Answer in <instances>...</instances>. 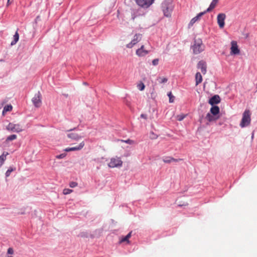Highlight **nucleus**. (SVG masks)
Instances as JSON below:
<instances>
[{
    "mask_svg": "<svg viewBox=\"0 0 257 257\" xmlns=\"http://www.w3.org/2000/svg\"><path fill=\"white\" fill-rule=\"evenodd\" d=\"M162 11L165 16L170 17L173 9V5L172 0L164 1L161 6Z\"/></svg>",
    "mask_w": 257,
    "mask_h": 257,
    "instance_id": "nucleus-1",
    "label": "nucleus"
},
{
    "mask_svg": "<svg viewBox=\"0 0 257 257\" xmlns=\"http://www.w3.org/2000/svg\"><path fill=\"white\" fill-rule=\"evenodd\" d=\"M251 112L249 109H245L242 114V117L240 123L241 127L248 126L251 121Z\"/></svg>",
    "mask_w": 257,
    "mask_h": 257,
    "instance_id": "nucleus-2",
    "label": "nucleus"
},
{
    "mask_svg": "<svg viewBox=\"0 0 257 257\" xmlns=\"http://www.w3.org/2000/svg\"><path fill=\"white\" fill-rule=\"evenodd\" d=\"M192 50L195 54H199L204 50V46L201 40L196 39L195 40L194 44L192 46Z\"/></svg>",
    "mask_w": 257,
    "mask_h": 257,
    "instance_id": "nucleus-3",
    "label": "nucleus"
},
{
    "mask_svg": "<svg viewBox=\"0 0 257 257\" xmlns=\"http://www.w3.org/2000/svg\"><path fill=\"white\" fill-rule=\"evenodd\" d=\"M6 128L7 130L16 133H20L24 130L22 125L20 123H15L14 122H10L7 126Z\"/></svg>",
    "mask_w": 257,
    "mask_h": 257,
    "instance_id": "nucleus-4",
    "label": "nucleus"
},
{
    "mask_svg": "<svg viewBox=\"0 0 257 257\" xmlns=\"http://www.w3.org/2000/svg\"><path fill=\"white\" fill-rule=\"evenodd\" d=\"M122 165V161L120 158L115 157L110 159L108 166L109 168H115L121 167Z\"/></svg>",
    "mask_w": 257,
    "mask_h": 257,
    "instance_id": "nucleus-5",
    "label": "nucleus"
},
{
    "mask_svg": "<svg viewBox=\"0 0 257 257\" xmlns=\"http://www.w3.org/2000/svg\"><path fill=\"white\" fill-rule=\"evenodd\" d=\"M142 35L141 34H136L131 42L126 45V47L128 48H133L136 44L140 42L142 39Z\"/></svg>",
    "mask_w": 257,
    "mask_h": 257,
    "instance_id": "nucleus-6",
    "label": "nucleus"
},
{
    "mask_svg": "<svg viewBox=\"0 0 257 257\" xmlns=\"http://www.w3.org/2000/svg\"><path fill=\"white\" fill-rule=\"evenodd\" d=\"M139 6L148 8L153 4L155 0H135Z\"/></svg>",
    "mask_w": 257,
    "mask_h": 257,
    "instance_id": "nucleus-7",
    "label": "nucleus"
},
{
    "mask_svg": "<svg viewBox=\"0 0 257 257\" xmlns=\"http://www.w3.org/2000/svg\"><path fill=\"white\" fill-rule=\"evenodd\" d=\"M226 18V15L224 13H220L217 15V21L220 28L222 29L224 27V21Z\"/></svg>",
    "mask_w": 257,
    "mask_h": 257,
    "instance_id": "nucleus-8",
    "label": "nucleus"
},
{
    "mask_svg": "<svg viewBox=\"0 0 257 257\" xmlns=\"http://www.w3.org/2000/svg\"><path fill=\"white\" fill-rule=\"evenodd\" d=\"M32 102L34 105L37 107H39L41 106L42 101L41 95L40 92H38L35 95L34 97L32 99Z\"/></svg>",
    "mask_w": 257,
    "mask_h": 257,
    "instance_id": "nucleus-9",
    "label": "nucleus"
},
{
    "mask_svg": "<svg viewBox=\"0 0 257 257\" xmlns=\"http://www.w3.org/2000/svg\"><path fill=\"white\" fill-rule=\"evenodd\" d=\"M230 54L232 55H237L239 54L240 50L238 49L237 42L232 41L231 42Z\"/></svg>",
    "mask_w": 257,
    "mask_h": 257,
    "instance_id": "nucleus-10",
    "label": "nucleus"
},
{
    "mask_svg": "<svg viewBox=\"0 0 257 257\" xmlns=\"http://www.w3.org/2000/svg\"><path fill=\"white\" fill-rule=\"evenodd\" d=\"M206 13V12H203L198 14L196 17L192 19L188 24V27L191 28L193 26L194 24L200 20V18Z\"/></svg>",
    "mask_w": 257,
    "mask_h": 257,
    "instance_id": "nucleus-11",
    "label": "nucleus"
},
{
    "mask_svg": "<svg viewBox=\"0 0 257 257\" xmlns=\"http://www.w3.org/2000/svg\"><path fill=\"white\" fill-rule=\"evenodd\" d=\"M85 146V143L84 141L81 142L78 145V148H67L64 151L65 152H70V151H79L81 150Z\"/></svg>",
    "mask_w": 257,
    "mask_h": 257,
    "instance_id": "nucleus-12",
    "label": "nucleus"
},
{
    "mask_svg": "<svg viewBox=\"0 0 257 257\" xmlns=\"http://www.w3.org/2000/svg\"><path fill=\"white\" fill-rule=\"evenodd\" d=\"M149 53V51L144 49V46L142 45L140 48L136 51V54L139 57H143Z\"/></svg>",
    "mask_w": 257,
    "mask_h": 257,
    "instance_id": "nucleus-13",
    "label": "nucleus"
},
{
    "mask_svg": "<svg viewBox=\"0 0 257 257\" xmlns=\"http://www.w3.org/2000/svg\"><path fill=\"white\" fill-rule=\"evenodd\" d=\"M220 102V98L219 95H215L212 96L209 100L208 102L211 105H214L219 103Z\"/></svg>",
    "mask_w": 257,
    "mask_h": 257,
    "instance_id": "nucleus-14",
    "label": "nucleus"
},
{
    "mask_svg": "<svg viewBox=\"0 0 257 257\" xmlns=\"http://www.w3.org/2000/svg\"><path fill=\"white\" fill-rule=\"evenodd\" d=\"M197 67L198 69H201V71L202 73L204 74L206 72V63L203 61H200L199 62L197 65Z\"/></svg>",
    "mask_w": 257,
    "mask_h": 257,
    "instance_id": "nucleus-15",
    "label": "nucleus"
},
{
    "mask_svg": "<svg viewBox=\"0 0 257 257\" xmlns=\"http://www.w3.org/2000/svg\"><path fill=\"white\" fill-rule=\"evenodd\" d=\"M132 231L130 232L125 236L122 237L119 241V243H121L124 242H126L127 244H130V241L129 240V239L131 238L132 236Z\"/></svg>",
    "mask_w": 257,
    "mask_h": 257,
    "instance_id": "nucleus-16",
    "label": "nucleus"
},
{
    "mask_svg": "<svg viewBox=\"0 0 257 257\" xmlns=\"http://www.w3.org/2000/svg\"><path fill=\"white\" fill-rule=\"evenodd\" d=\"M67 137L75 141H77L82 137V136L75 133H70L67 135Z\"/></svg>",
    "mask_w": 257,
    "mask_h": 257,
    "instance_id": "nucleus-17",
    "label": "nucleus"
},
{
    "mask_svg": "<svg viewBox=\"0 0 257 257\" xmlns=\"http://www.w3.org/2000/svg\"><path fill=\"white\" fill-rule=\"evenodd\" d=\"M182 160V159H176L171 157H167L163 159V162L165 163H170L173 161L178 162Z\"/></svg>",
    "mask_w": 257,
    "mask_h": 257,
    "instance_id": "nucleus-18",
    "label": "nucleus"
},
{
    "mask_svg": "<svg viewBox=\"0 0 257 257\" xmlns=\"http://www.w3.org/2000/svg\"><path fill=\"white\" fill-rule=\"evenodd\" d=\"M218 2V0H213L212 1L211 3L210 4L209 8L205 12H206H206H209L211 11L216 6Z\"/></svg>",
    "mask_w": 257,
    "mask_h": 257,
    "instance_id": "nucleus-19",
    "label": "nucleus"
},
{
    "mask_svg": "<svg viewBox=\"0 0 257 257\" xmlns=\"http://www.w3.org/2000/svg\"><path fill=\"white\" fill-rule=\"evenodd\" d=\"M210 112L213 115H216L219 112V108L217 106H213L210 109Z\"/></svg>",
    "mask_w": 257,
    "mask_h": 257,
    "instance_id": "nucleus-20",
    "label": "nucleus"
},
{
    "mask_svg": "<svg viewBox=\"0 0 257 257\" xmlns=\"http://www.w3.org/2000/svg\"><path fill=\"white\" fill-rule=\"evenodd\" d=\"M8 155L9 153L8 152H4L3 154L0 156V167L4 163V162L6 160V157Z\"/></svg>",
    "mask_w": 257,
    "mask_h": 257,
    "instance_id": "nucleus-21",
    "label": "nucleus"
},
{
    "mask_svg": "<svg viewBox=\"0 0 257 257\" xmlns=\"http://www.w3.org/2000/svg\"><path fill=\"white\" fill-rule=\"evenodd\" d=\"M196 85H197L200 83L202 81V75L200 73L197 72L195 75Z\"/></svg>",
    "mask_w": 257,
    "mask_h": 257,
    "instance_id": "nucleus-22",
    "label": "nucleus"
},
{
    "mask_svg": "<svg viewBox=\"0 0 257 257\" xmlns=\"http://www.w3.org/2000/svg\"><path fill=\"white\" fill-rule=\"evenodd\" d=\"M19 38V35L17 31L15 34L14 36V40L11 42V45H13L16 44V43L18 41Z\"/></svg>",
    "mask_w": 257,
    "mask_h": 257,
    "instance_id": "nucleus-23",
    "label": "nucleus"
},
{
    "mask_svg": "<svg viewBox=\"0 0 257 257\" xmlns=\"http://www.w3.org/2000/svg\"><path fill=\"white\" fill-rule=\"evenodd\" d=\"M17 138V136L16 135H12L8 136L6 140V142H9L10 141H12L16 140Z\"/></svg>",
    "mask_w": 257,
    "mask_h": 257,
    "instance_id": "nucleus-24",
    "label": "nucleus"
},
{
    "mask_svg": "<svg viewBox=\"0 0 257 257\" xmlns=\"http://www.w3.org/2000/svg\"><path fill=\"white\" fill-rule=\"evenodd\" d=\"M206 118L207 120H208L209 121H214L215 120H216V118L213 116V115H212L211 114H210L209 113H208L206 116Z\"/></svg>",
    "mask_w": 257,
    "mask_h": 257,
    "instance_id": "nucleus-25",
    "label": "nucleus"
},
{
    "mask_svg": "<svg viewBox=\"0 0 257 257\" xmlns=\"http://www.w3.org/2000/svg\"><path fill=\"white\" fill-rule=\"evenodd\" d=\"M13 107L11 105H7L5 106L4 108L3 113L4 114L5 112L7 111H10L12 110Z\"/></svg>",
    "mask_w": 257,
    "mask_h": 257,
    "instance_id": "nucleus-26",
    "label": "nucleus"
},
{
    "mask_svg": "<svg viewBox=\"0 0 257 257\" xmlns=\"http://www.w3.org/2000/svg\"><path fill=\"white\" fill-rule=\"evenodd\" d=\"M137 87L140 90L143 91L144 90L145 86L143 82H140L137 85Z\"/></svg>",
    "mask_w": 257,
    "mask_h": 257,
    "instance_id": "nucleus-27",
    "label": "nucleus"
},
{
    "mask_svg": "<svg viewBox=\"0 0 257 257\" xmlns=\"http://www.w3.org/2000/svg\"><path fill=\"white\" fill-rule=\"evenodd\" d=\"M14 170H15V168L13 169V168H10L6 173V177H9L11 175V173Z\"/></svg>",
    "mask_w": 257,
    "mask_h": 257,
    "instance_id": "nucleus-28",
    "label": "nucleus"
},
{
    "mask_svg": "<svg viewBox=\"0 0 257 257\" xmlns=\"http://www.w3.org/2000/svg\"><path fill=\"white\" fill-rule=\"evenodd\" d=\"M168 96L169 97V102L172 103L174 102L175 97L172 95L171 92H170L168 94Z\"/></svg>",
    "mask_w": 257,
    "mask_h": 257,
    "instance_id": "nucleus-29",
    "label": "nucleus"
},
{
    "mask_svg": "<svg viewBox=\"0 0 257 257\" xmlns=\"http://www.w3.org/2000/svg\"><path fill=\"white\" fill-rule=\"evenodd\" d=\"M73 192V190L69 189H64L63 191V193L64 195L69 194Z\"/></svg>",
    "mask_w": 257,
    "mask_h": 257,
    "instance_id": "nucleus-30",
    "label": "nucleus"
},
{
    "mask_svg": "<svg viewBox=\"0 0 257 257\" xmlns=\"http://www.w3.org/2000/svg\"><path fill=\"white\" fill-rule=\"evenodd\" d=\"M158 79L160 83H165L168 81V79L165 77H160Z\"/></svg>",
    "mask_w": 257,
    "mask_h": 257,
    "instance_id": "nucleus-31",
    "label": "nucleus"
},
{
    "mask_svg": "<svg viewBox=\"0 0 257 257\" xmlns=\"http://www.w3.org/2000/svg\"><path fill=\"white\" fill-rule=\"evenodd\" d=\"M139 16V15H138V12L137 11H133V13L132 15V19L133 21L135 20V19Z\"/></svg>",
    "mask_w": 257,
    "mask_h": 257,
    "instance_id": "nucleus-32",
    "label": "nucleus"
},
{
    "mask_svg": "<svg viewBox=\"0 0 257 257\" xmlns=\"http://www.w3.org/2000/svg\"><path fill=\"white\" fill-rule=\"evenodd\" d=\"M185 117V115L184 114H180L177 116V119L179 121L182 120Z\"/></svg>",
    "mask_w": 257,
    "mask_h": 257,
    "instance_id": "nucleus-33",
    "label": "nucleus"
},
{
    "mask_svg": "<svg viewBox=\"0 0 257 257\" xmlns=\"http://www.w3.org/2000/svg\"><path fill=\"white\" fill-rule=\"evenodd\" d=\"M159 59H155L152 61V64L154 66H156L159 64Z\"/></svg>",
    "mask_w": 257,
    "mask_h": 257,
    "instance_id": "nucleus-34",
    "label": "nucleus"
},
{
    "mask_svg": "<svg viewBox=\"0 0 257 257\" xmlns=\"http://www.w3.org/2000/svg\"><path fill=\"white\" fill-rule=\"evenodd\" d=\"M69 186L71 188H74L77 186V183L75 182H71L69 184Z\"/></svg>",
    "mask_w": 257,
    "mask_h": 257,
    "instance_id": "nucleus-35",
    "label": "nucleus"
},
{
    "mask_svg": "<svg viewBox=\"0 0 257 257\" xmlns=\"http://www.w3.org/2000/svg\"><path fill=\"white\" fill-rule=\"evenodd\" d=\"M188 205V203L186 202L178 203V206H187Z\"/></svg>",
    "mask_w": 257,
    "mask_h": 257,
    "instance_id": "nucleus-36",
    "label": "nucleus"
},
{
    "mask_svg": "<svg viewBox=\"0 0 257 257\" xmlns=\"http://www.w3.org/2000/svg\"><path fill=\"white\" fill-rule=\"evenodd\" d=\"M66 156V154H62L59 155L57 156V158L58 159H62L64 158Z\"/></svg>",
    "mask_w": 257,
    "mask_h": 257,
    "instance_id": "nucleus-37",
    "label": "nucleus"
},
{
    "mask_svg": "<svg viewBox=\"0 0 257 257\" xmlns=\"http://www.w3.org/2000/svg\"><path fill=\"white\" fill-rule=\"evenodd\" d=\"M14 253V250L12 248L10 247L8 249V253L12 254Z\"/></svg>",
    "mask_w": 257,
    "mask_h": 257,
    "instance_id": "nucleus-38",
    "label": "nucleus"
},
{
    "mask_svg": "<svg viewBox=\"0 0 257 257\" xmlns=\"http://www.w3.org/2000/svg\"><path fill=\"white\" fill-rule=\"evenodd\" d=\"M141 117L142 118H143L145 119H147V115L146 114H142L141 115Z\"/></svg>",
    "mask_w": 257,
    "mask_h": 257,
    "instance_id": "nucleus-39",
    "label": "nucleus"
},
{
    "mask_svg": "<svg viewBox=\"0 0 257 257\" xmlns=\"http://www.w3.org/2000/svg\"><path fill=\"white\" fill-rule=\"evenodd\" d=\"M125 143H128V144H132L133 143V141L132 140H131L130 139L126 140V141H124Z\"/></svg>",
    "mask_w": 257,
    "mask_h": 257,
    "instance_id": "nucleus-40",
    "label": "nucleus"
},
{
    "mask_svg": "<svg viewBox=\"0 0 257 257\" xmlns=\"http://www.w3.org/2000/svg\"><path fill=\"white\" fill-rule=\"evenodd\" d=\"M13 2V0L11 1V0H8L7 6H8L10 4H11Z\"/></svg>",
    "mask_w": 257,
    "mask_h": 257,
    "instance_id": "nucleus-41",
    "label": "nucleus"
},
{
    "mask_svg": "<svg viewBox=\"0 0 257 257\" xmlns=\"http://www.w3.org/2000/svg\"><path fill=\"white\" fill-rule=\"evenodd\" d=\"M156 138H157V136L156 135H154V137H152V139H156Z\"/></svg>",
    "mask_w": 257,
    "mask_h": 257,
    "instance_id": "nucleus-42",
    "label": "nucleus"
},
{
    "mask_svg": "<svg viewBox=\"0 0 257 257\" xmlns=\"http://www.w3.org/2000/svg\"><path fill=\"white\" fill-rule=\"evenodd\" d=\"M73 148H78V146H76L73 147Z\"/></svg>",
    "mask_w": 257,
    "mask_h": 257,
    "instance_id": "nucleus-43",
    "label": "nucleus"
},
{
    "mask_svg": "<svg viewBox=\"0 0 257 257\" xmlns=\"http://www.w3.org/2000/svg\"><path fill=\"white\" fill-rule=\"evenodd\" d=\"M152 134L153 135V137H154V135H155L153 133H152Z\"/></svg>",
    "mask_w": 257,
    "mask_h": 257,
    "instance_id": "nucleus-44",
    "label": "nucleus"
},
{
    "mask_svg": "<svg viewBox=\"0 0 257 257\" xmlns=\"http://www.w3.org/2000/svg\"><path fill=\"white\" fill-rule=\"evenodd\" d=\"M8 257H13L12 256H8Z\"/></svg>",
    "mask_w": 257,
    "mask_h": 257,
    "instance_id": "nucleus-45",
    "label": "nucleus"
}]
</instances>
